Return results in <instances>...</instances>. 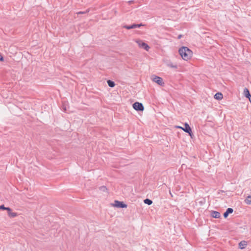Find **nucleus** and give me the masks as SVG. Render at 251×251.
Here are the masks:
<instances>
[{
    "label": "nucleus",
    "mask_w": 251,
    "mask_h": 251,
    "mask_svg": "<svg viewBox=\"0 0 251 251\" xmlns=\"http://www.w3.org/2000/svg\"><path fill=\"white\" fill-rule=\"evenodd\" d=\"M179 53L181 57L185 60H187L191 58L192 55V51L187 47H183L179 50Z\"/></svg>",
    "instance_id": "obj_1"
},
{
    "label": "nucleus",
    "mask_w": 251,
    "mask_h": 251,
    "mask_svg": "<svg viewBox=\"0 0 251 251\" xmlns=\"http://www.w3.org/2000/svg\"><path fill=\"white\" fill-rule=\"evenodd\" d=\"M133 107L135 110L137 111H143L144 109L142 103L138 102H135L133 104Z\"/></svg>",
    "instance_id": "obj_4"
},
{
    "label": "nucleus",
    "mask_w": 251,
    "mask_h": 251,
    "mask_svg": "<svg viewBox=\"0 0 251 251\" xmlns=\"http://www.w3.org/2000/svg\"><path fill=\"white\" fill-rule=\"evenodd\" d=\"M167 65L168 67L173 68V69H177V65L176 63H174L171 62H168L167 64Z\"/></svg>",
    "instance_id": "obj_8"
},
{
    "label": "nucleus",
    "mask_w": 251,
    "mask_h": 251,
    "mask_svg": "<svg viewBox=\"0 0 251 251\" xmlns=\"http://www.w3.org/2000/svg\"><path fill=\"white\" fill-rule=\"evenodd\" d=\"M135 42L138 44L139 48L144 49L147 51H148L150 48L146 43L143 42L142 40H136Z\"/></svg>",
    "instance_id": "obj_2"
},
{
    "label": "nucleus",
    "mask_w": 251,
    "mask_h": 251,
    "mask_svg": "<svg viewBox=\"0 0 251 251\" xmlns=\"http://www.w3.org/2000/svg\"><path fill=\"white\" fill-rule=\"evenodd\" d=\"M181 129L184 130L185 132L188 133L190 136H191L192 134V130L190 126L187 123L185 124V127L181 128Z\"/></svg>",
    "instance_id": "obj_6"
},
{
    "label": "nucleus",
    "mask_w": 251,
    "mask_h": 251,
    "mask_svg": "<svg viewBox=\"0 0 251 251\" xmlns=\"http://www.w3.org/2000/svg\"><path fill=\"white\" fill-rule=\"evenodd\" d=\"M2 60H3V57L1 56V55L0 54V61H2Z\"/></svg>",
    "instance_id": "obj_22"
},
{
    "label": "nucleus",
    "mask_w": 251,
    "mask_h": 251,
    "mask_svg": "<svg viewBox=\"0 0 251 251\" xmlns=\"http://www.w3.org/2000/svg\"><path fill=\"white\" fill-rule=\"evenodd\" d=\"M246 203L248 204H251V196H248L245 201Z\"/></svg>",
    "instance_id": "obj_15"
},
{
    "label": "nucleus",
    "mask_w": 251,
    "mask_h": 251,
    "mask_svg": "<svg viewBox=\"0 0 251 251\" xmlns=\"http://www.w3.org/2000/svg\"><path fill=\"white\" fill-rule=\"evenodd\" d=\"M124 27L127 29H133V28H135V24H133L131 25H124Z\"/></svg>",
    "instance_id": "obj_14"
},
{
    "label": "nucleus",
    "mask_w": 251,
    "mask_h": 251,
    "mask_svg": "<svg viewBox=\"0 0 251 251\" xmlns=\"http://www.w3.org/2000/svg\"><path fill=\"white\" fill-rule=\"evenodd\" d=\"M151 80L158 84L159 85L163 86L164 85V82L163 81V79L161 77L153 75L151 76Z\"/></svg>",
    "instance_id": "obj_3"
},
{
    "label": "nucleus",
    "mask_w": 251,
    "mask_h": 251,
    "mask_svg": "<svg viewBox=\"0 0 251 251\" xmlns=\"http://www.w3.org/2000/svg\"><path fill=\"white\" fill-rule=\"evenodd\" d=\"M247 245V243L245 241H242L240 242L239 244V248L241 249H244Z\"/></svg>",
    "instance_id": "obj_10"
},
{
    "label": "nucleus",
    "mask_w": 251,
    "mask_h": 251,
    "mask_svg": "<svg viewBox=\"0 0 251 251\" xmlns=\"http://www.w3.org/2000/svg\"><path fill=\"white\" fill-rule=\"evenodd\" d=\"M113 205L115 207H119V208H126V207H127V205L126 204L124 203L122 201H114V204H113Z\"/></svg>",
    "instance_id": "obj_5"
},
{
    "label": "nucleus",
    "mask_w": 251,
    "mask_h": 251,
    "mask_svg": "<svg viewBox=\"0 0 251 251\" xmlns=\"http://www.w3.org/2000/svg\"><path fill=\"white\" fill-rule=\"evenodd\" d=\"M176 127L178 128H181H181H182V127H181L180 126H177Z\"/></svg>",
    "instance_id": "obj_23"
},
{
    "label": "nucleus",
    "mask_w": 251,
    "mask_h": 251,
    "mask_svg": "<svg viewBox=\"0 0 251 251\" xmlns=\"http://www.w3.org/2000/svg\"><path fill=\"white\" fill-rule=\"evenodd\" d=\"M7 211H8V215L9 217L13 218L17 216V213H15V212H11V210L10 208V210H7Z\"/></svg>",
    "instance_id": "obj_13"
},
{
    "label": "nucleus",
    "mask_w": 251,
    "mask_h": 251,
    "mask_svg": "<svg viewBox=\"0 0 251 251\" xmlns=\"http://www.w3.org/2000/svg\"><path fill=\"white\" fill-rule=\"evenodd\" d=\"M86 12H84H84H79L77 13V14H84Z\"/></svg>",
    "instance_id": "obj_21"
},
{
    "label": "nucleus",
    "mask_w": 251,
    "mask_h": 251,
    "mask_svg": "<svg viewBox=\"0 0 251 251\" xmlns=\"http://www.w3.org/2000/svg\"><path fill=\"white\" fill-rule=\"evenodd\" d=\"M220 213L218 212L213 211L211 213V216L215 218H219L220 217Z\"/></svg>",
    "instance_id": "obj_9"
},
{
    "label": "nucleus",
    "mask_w": 251,
    "mask_h": 251,
    "mask_svg": "<svg viewBox=\"0 0 251 251\" xmlns=\"http://www.w3.org/2000/svg\"><path fill=\"white\" fill-rule=\"evenodd\" d=\"M214 98L217 100H221L223 99V95L221 93H217L214 95Z\"/></svg>",
    "instance_id": "obj_12"
},
{
    "label": "nucleus",
    "mask_w": 251,
    "mask_h": 251,
    "mask_svg": "<svg viewBox=\"0 0 251 251\" xmlns=\"http://www.w3.org/2000/svg\"><path fill=\"white\" fill-rule=\"evenodd\" d=\"M135 28L140 27V26L143 25L142 24H135Z\"/></svg>",
    "instance_id": "obj_20"
},
{
    "label": "nucleus",
    "mask_w": 251,
    "mask_h": 251,
    "mask_svg": "<svg viewBox=\"0 0 251 251\" xmlns=\"http://www.w3.org/2000/svg\"><path fill=\"white\" fill-rule=\"evenodd\" d=\"M128 2H129V3H132V1H131H131H128Z\"/></svg>",
    "instance_id": "obj_24"
},
{
    "label": "nucleus",
    "mask_w": 251,
    "mask_h": 251,
    "mask_svg": "<svg viewBox=\"0 0 251 251\" xmlns=\"http://www.w3.org/2000/svg\"><path fill=\"white\" fill-rule=\"evenodd\" d=\"M100 190L101 191L105 192L106 191L107 189L105 186H101L100 188Z\"/></svg>",
    "instance_id": "obj_19"
},
{
    "label": "nucleus",
    "mask_w": 251,
    "mask_h": 251,
    "mask_svg": "<svg viewBox=\"0 0 251 251\" xmlns=\"http://www.w3.org/2000/svg\"><path fill=\"white\" fill-rule=\"evenodd\" d=\"M233 211V210L231 208H228L224 214V216L225 218H226L228 216L229 214L232 213Z\"/></svg>",
    "instance_id": "obj_7"
},
{
    "label": "nucleus",
    "mask_w": 251,
    "mask_h": 251,
    "mask_svg": "<svg viewBox=\"0 0 251 251\" xmlns=\"http://www.w3.org/2000/svg\"><path fill=\"white\" fill-rule=\"evenodd\" d=\"M145 203L147 204L148 205H151L152 203V201L150 199H146L144 201Z\"/></svg>",
    "instance_id": "obj_17"
},
{
    "label": "nucleus",
    "mask_w": 251,
    "mask_h": 251,
    "mask_svg": "<svg viewBox=\"0 0 251 251\" xmlns=\"http://www.w3.org/2000/svg\"><path fill=\"white\" fill-rule=\"evenodd\" d=\"M107 84L110 87H113L115 86V83L113 81L110 80L107 81Z\"/></svg>",
    "instance_id": "obj_16"
},
{
    "label": "nucleus",
    "mask_w": 251,
    "mask_h": 251,
    "mask_svg": "<svg viewBox=\"0 0 251 251\" xmlns=\"http://www.w3.org/2000/svg\"><path fill=\"white\" fill-rule=\"evenodd\" d=\"M243 94L246 98H249L250 97H251V95L250 94L249 90L245 88L244 90Z\"/></svg>",
    "instance_id": "obj_11"
},
{
    "label": "nucleus",
    "mask_w": 251,
    "mask_h": 251,
    "mask_svg": "<svg viewBox=\"0 0 251 251\" xmlns=\"http://www.w3.org/2000/svg\"><path fill=\"white\" fill-rule=\"evenodd\" d=\"M0 209L10 210V208L5 207L4 205H0Z\"/></svg>",
    "instance_id": "obj_18"
}]
</instances>
